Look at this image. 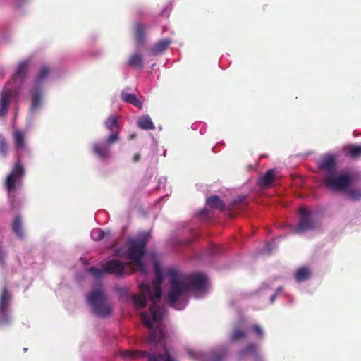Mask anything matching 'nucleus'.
Here are the masks:
<instances>
[{
    "mask_svg": "<svg viewBox=\"0 0 361 361\" xmlns=\"http://www.w3.org/2000/svg\"><path fill=\"white\" fill-rule=\"evenodd\" d=\"M8 154V145L6 138L0 135V155L6 157Z\"/></svg>",
    "mask_w": 361,
    "mask_h": 361,
    "instance_id": "obj_29",
    "label": "nucleus"
},
{
    "mask_svg": "<svg viewBox=\"0 0 361 361\" xmlns=\"http://www.w3.org/2000/svg\"><path fill=\"white\" fill-rule=\"evenodd\" d=\"M118 124V118L116 116H110L104 123L106 128L110 130H112L114 127H117Z\"/></svg>",
    "mask_w": 361,
    "mask_h": 361,
    "instance_id": "obj_31",
    "label": "nucleus"
},
{
    "mask_svg": "<svg viewBox=\"0 0 361 361\" xmlns=\"http://www.w3.org/2000/svg\"><path fill=\"white\" fill-rule=\"evenodd\" d=\"M264 251L267 253H271V245L270 243H267L265 247H264Z\"/></svg>",
    "mask_w": 361,
    "mask_h": 361,
    "instance_id": "obj_39",
    "label": "nucleus"
},
{
    "mask_svg": "<svg viewBox=\"0 0 361 361\" xmlns=\"http://www.w3.org/2000/svg\"><path fill=\"white\" fill-rule=\"evenodd\" d=\"M257 347L253 343L247 345L245 348L240 350L237 354L238 360H243L248 355H256Z\"/></svg>",
    "mask_w": 361,
    "mask_h": 361,
    "instance_id": "obj_19",
    "label": "nucleus"
},
{
    "mask_svg": "<svg viewBox=\"0 0 361 361\" xmlns=\"http://www.w3.org/2000/svg\"><path fill=\"white\" fill-rule=\"evenodd\" d=\"M28 70V61H20L18 65V68L14 74L15 78H23Z\"/></svg>",
    "mask_w": 361,
    "mask_h": 361,
    "instance_id": "obj_25",
    "label": "nucleus"
},
{
    "mask_svg": "<svg viewBox=\"0 0 361 361\" xmlns=\"http://www.w3.org/2000/svg\"><path fill=\"white\" fill-rule=\"evenodd\" d=\"M127 243L129 245L126 252L127 257L132 260L142 272L145 273V266L142 262V258L145 254L147 237L143 235L135 238H129Z\"/></svg>",
    "mask_w": 361,
    "mask_h": 361,
    "instance_id": "obj_3",
    "label": "nucleus"
},
{
    "mask_svg": "<svg viewBox=\"0 0 361 361\" xmlns=\"http://www.w3.org/2000/svg\"><path fill=\"white\" fill-rule=\"evenodd\" d=\"M281 287H279V288L277 289V290H278V291H281Z\"/></svg>",
    "mask_w": 361,
    "mask_h": 361,
    "instance_id": "obj_45",
    "label": "nucleus"
},
{
    "mask_svg": "<svg viewBox=\"0 0 361 361\" xmlns=\"http://www.w3.org/2000/svg\"><path fill=\"white\" fill-rule=\"evenodd\" d=\"M137 126L142 130H154L155 126L149 115H145L139 118Z\"/></svg>",
    "mask_w": 361,
    "mask_h": 361,
    "instance_id": "obj_22",
    "label": "nucleus"
},
{
    "mask_svg": "<svg viewBox=\"0 0 361 361\" xmlns=\"http://www.w3.org/2000/svg\"><path fill=\"white\" fill-rule=\"evenodd\" d=\"M140 159V154L139 153L135 154L133 157V162H137Z\"/></svg>",
    "mask_w": 361,
    "mask_h": 361,
    "instance_id": "obj_40",
    "label": "nucleus"
},
{
    "mask_svg": "<svg viewBox=\"0 0 361 361\" xmlns=\"http://www.w3.org/2000/svg\"><path fill=\"white\" fill-rule=\"evenodd\" d=\"M91 235L94 240H100L104 238L105 233L102 230L97 228L92 231Z\"/></svg>",
    "mask_w": 361,
    "mask_h": 361,
    "instance_id": "obj_35",
    "label": "nucleus"
},
{
    "mask_svg": "<svg viewBox=\"0 0 361 361\" xmlns=\"http://www.w3.org/2000/svg\"><path fill=\"white\" fill-rule=\"evenodd\" d=\"M171 41L169 39H164L158 41L154 46L151 49V52L153 55H157L159 53H162L166 50Z\"/></svg>",
    "mask_w": 361,
    "mask_h": 361,
    "instance_id": "obj_20",
    "label": "nucleus"
},
{
    "mask_svg": "<svg viewBox=\"0 0 361 361\" xmlns=\"http://www.w3.org/2000/svg\"><path fill=\"white\" fill-rule=\"evenodd\" d=\"M94 153L102 160H106L111 155V147L106 143H94L92 145Z\"/></svg>",
    "mask_w": 361,
    "mask_h": 361,
    "instance_id": "obj_16",
    "label": "nucleus"
},
{
    "mask_svg": "<svg viewBox=\"0 0 361 361\" xmlns=\"http://www.w3.org/2000/svg\"><path fill=\"white\" fill-rule=\"evenodd\" d=\"M299 214L300 215V221L295 228L296 233H301L305 231L312 230L316 228L314 221L310 216L309 211L302 207L299 209Z\"/></svg>",
    "mask_w": 361,
    "mask_h": 361,
    "instance_id": "obj_9",
    "label": "nucleus"
},
{
    "mask_svg": "<svg viewBox=\"0 0 361 361\" xmlns=\"http://www.w3.org/2000/svg\"><path fill=\"white\" fill-rule=\"evenodd\" d=\"M51 73V69L48 66H44L39 70L35 81V87H40L44 83L45 80L49 77Z\"/></svg>",
    "mask_w": 361,
    "mask_h": 361,
    "instance_id": "obj_17",
    "label": "nucleus"
},
{
    "mask_svg": "<svg viewBox=\"0 0 361 361\" xmlns=\"http://www.w3.org/2000/svg\"><path fill=\"white\" fill-rule=\"evenodd\" d=\"M324 184L331 190H343L351 183V178L347 174L335 176L334 173H327L323 178Z\"/></svg>",
    "mask_w": 361,
    "mask_h": 361,
    "instance_id": "obj_8",
    "label": "nucleus"
},
{
    "mask_svg": "<svg viewBox=\"0 0 361 361\" xmlns=\"http://www.w3.org/2000/svg\"><path fill=\"white\" fill-rule=\"evenodd\" d=\"M12 230L18 237L23 238L24 236L20 216H17L15 217L12 224Z\"/></svg>",
    "mask_w": 361,
    "mask_h": 361,
    "instance_id": "obj_27",
    "label": "nucleus"
},
{
    "mask_svg": "<svg viewBox=\"0 0 361 361\" xmlns=\"http://www.w3.org/2000/svg\"><path fill=\"white\" fill-rule=\"evenodd\" d=\"M87 300L96 316L106 317L111 314L112 307L106 302V298L102 290H92L88 294Z\"/></svg>",
    "mask_w": 361,
    "mask_h": 361,
    "instance_id": "obj_4",
    "label": "nucleus"
},
{
    "mask_svg": "<svg viewBox=\"0 0 361 361\" xmlns=\"http://www.w3.org/2000/svg\"><path fill=\"white\" fill-rule=\"evenodd\" d=\"M88 271L96 279H100L104 274H106V271H104L103 267L99 269L92 267L89 269Z\"/></svg>",
    "mask_w": 361,
    "mask_h": 361,
    "instance_id": "obj_33",
    "label": "nucleus"
},
{
    "mask_svg": "<svg viewBox=\"0 0 361 361\" xmlns=\"http://www.w3.org/2000/svg\"><path fill=\"white\" fill-rule=\"evenodd\" d=\"M27 349L26 348H24V351L25 352V351H27Z\"/></svg>",
    "mask_w": 361,
    "mask_h": 361,
    "instance_id": "obj_46",
    "label": "nucleus"
},
{
    "mask_svg": "<svg viewBox=\"0 0 361 361\" xmlns=\"http://www.w3.org/2000/svg\"><path fill=\"white\" fill-rule=\"evenodd\" d=\"M319 168L327 172L332 173L336 170V159L334 155L326 154L321 158L319 161Z\"/></svg>",
    "mask_w": 361,
    "mask_h": 361,
    "instance_id": "obj_14",
    "label": "nucleus"
},
{
    "mask_svg": "<svg viewBox=\"0 0 361 361\" xmlns=\"http://www.w3.org/2000/svg\"><path fill=\"white\" fill-rule=\"evenodd\" d=\"M156 277L152 282V286L149 284L141 283L140 285V294L133 296V302L137 307L144 308L147 305V300L152 302L149 308L152 320L147 312L141 313V319L142 323L150 329L148 337L149 344H164V334L160 326L153 328L152 321L155 323L160 322L162 320L165 309L160 305V300L162 295L161 284L163 282V276L161 271L158 265L155 266Z\"/></svg>",
    "mask_w": 361,
    "mask_h": 361,
    "instance_id": "obj_1",
    "label": "nucleus"
},
{
    "mask_svg": "<svg viewBox=\"0 0 361 361\" xmlns=\"http://www.w3.org/2000/svg\"><path fill=\"white\" fill-rule=\"evenodd\" d=\"M121 355L122 357H129L135 359L137 357H147L148 361H176L169 354L166 348L164 349V353L162 355L157 354L154 353H149L146 351L140 350H125L121 352Z\"/></svg>",
    "mask_w": 361,
    "mask_h": 361,
    "instance_id": "obj_7",
    "label": "nucleus"
},
{
    "mask_svg": "<svg viewBox=\"0 0 361 361\" xmlns=\"http://www.w3.org/2000/svg\"><path fill=\"white\" fill-rule=\"evenodd\" d=\"M348 154L353 158H357L361 156V146L352 145L350 147Z\"/></svg>",
    "mask_w": 361,
    "mask_h": 361,
    "instance_id": "obj_32",
    "label": "nucleus"
},
{
    "mask_svg": "<svg viewBox=\"0 0 361 361\" xmlns=\"http://www.w3.org/2000/svg\"><path fill=\"white\" fill-rule=\"evenodd\" d=\"M12 294L8 290L7 283H5L0 293V327L10 324V307Z\"/></svg>",
    "mask_w": 361,
    "mask_h": 361,
    "instance_id": "obj_5",
    "label": "nucleus"
},
{
    "mask_svg": "<svg viewBox=\"0 0 361 361\" xmlns=\"http://www.w3.org/2000/svg\"><path fill=\"white\" fill-rule=\"evenodd\" d=\"M275 298H276V294H275V295H272V296L271 297V302H273L274 301Z\"/></svg>",
    "mask_w": 361,
    "mask_h": 361,
    "instance_id": "obj_42",
    "label": "nucleus"
},
{
    "mask_svg": "<svg viewBox=\"0 0 361 361\" xmlns=\"http://www.w3.org/2000/svg\"><path fill=\"white\" fill-rule=\"evenodd\" d=\"M246 337V333L244 330L240 329H235L231 334L230 339L232 341H235Z\"/></svg>",
    "mask_w": 361,
    "mask_h": 361,
    "instance_id": "obj_30",
    "label": "nucleus"
},
{
    "mask_svg": "<svg viewBox=\"0 0 361 361\" xmlns=\"http://www.w3.org/2000/svg\"><path fill=\"white\" fill-rule=\"evenodd\" d=\"M350 195L353 199L355 200L360 199L361 197V192L354 190L350 192Z\"/></svg>",
    "mask_w": 361,
    "mask_h": 361,
    "instance_id": "obj_38",
    "label": "nucleus"
},
{
    "mask_svg": "<svg viewBox=\"0 0 361 361\" xmlns=\"http://www.w3.org/2000/svg\"><path fill=\"white\" fill-rule=\"evenodd\" d=\"M9 84H7L1 92L0 97V117L7 114L10 102L12 98L16 95V91L10 88Z\"/></svg>",
    "mask_w": 361,
    "mask_h": 361,
    "instance_id": "obj_11",
    "label": "nucleus"
},
{
    "mask_svg": "<svg viewBox=\"0 0 361 361\" xmlns=\"http://www.w3.org/2000/svg\"><path fill=\"white\" fill-rule=\"evenodd\" d=\"M148 28L147 25L142 23H136L134 25L133 32L136 44L138 46L142 45L145 41V32Z\"/></svg>",
    "mask_w": 361,
    "mask_h": 361,
    "instance_id": "obj_15",
    "label": "nucleus"
},
{
    "mask_svg": "<svg viewBox=\"0 0 361 361\" xmlns=\"http://www.w3.org/2000/svg\"><path fill=\"white\" fill-rule=\"evenodd\" d=\"M114 255L115 256H118L119 255L118 250H116Z\"/></svg>",
    "mask_w": 361,
    "mask_h": 361,
    "instance_id": "obj_44",
    "label": "nucleus"
},
{
    "mask_svg": "<svg viewBox=\"0 0 361 361\" xmlns=\"http://www.w3.org/2000/svg\"><path fill=\"white\" fill-rule=\"evenodd\" d=\"M276 172L274 169H269L264 175L259 178L257 180V185L262 189L271 188L276 180Z\"/></svg>",
    "mask_w": 361,
    "mask_h": 361,
    "instance_id": "obj_12",
    "label": "nucleus"
},
{
    "mask_svg": "<svg viewBox=\"0 0 361 361\" xmlns=\"http://www.w3.org/2000/svg\"><path fill=\"white\" fill-rule=\"evenodd\" d=\"M126 264L120 260L114 259L103 264L102 267L106 274L122 277L126 274Z\"/></svg>",
    "mask_w": 361,
    "mask_h": 361,
    "instance_id": "obj_10",
    "label": "nucleus"
},
{
    "mask_svg": "<svg viewBox=\"0 0 361 361\" xmlns=\"http://www.w3.org/2000/svg\"><path fill=\"white\" fill-rule=\"evenodd\" d=\"M189 355L191 356V357H194V353L191 352V351H189Z\"/></svg>",
    "mask_w": 361,
    "mask_h": 361,
    "instance_id": "obj_43",
    "label": "nucleus"
},
{
    "mask_svg": "<svg viewBox=\"0 0 361 361\" xmlns=\"http://www.w3.org/2000/svg\"><path fill=\"white\" fill-rule=\"evenodd\" d=\"M226 356L225 352H211L207 357V361H224Z\"/></svg>",
    "mask_w": 361,
    "mask_h": 361,
    "instance_id": "obj_28",
    "label": "nucleus"
},
{
    "mask_svg": "<svg viewBox=\"0 0 361 361\" xmlns=\"http://www.w3.org/2000/svg\"><path fill=\"white\" fill-rule=\"evenodd\" d=\"M207 204L212 208L223 210L225 204L218 195H212L206 200Z\"/></svg>",
    "mask_w": 361,
    "mask_h": 361,
    "instance_id": "obj_23",
    "label": "nucleus"
},
{
    "mask_svg": "<svg viewBox=\"0 0 361 361\" xmlns=\"http://www.w3.org/2000/svg\"><path fill=\"white\" fill-rule=\"evenodd\" d=\"M252 330L256 333V334L258 336V337H259V338L263 337V331L259 325H254L252 326Z\"/></svg>",
    "mask_w": 361,
    "mask_h": 361,
    "instance_id": "obj_37",
    "label": "nucleus"
},
{
    "mask_svg": "<svg viewBox=\"0 0 361 361\" xmlns=\"http://www.w3.org/2000/svg\"><path fill=\"white\" fill-rule=\"evenodd\" d=\"M128 65L133 68L142 69L143 60L142 55L137 53L133 54L128 59Z\"/></svg>",
    "mask_w": 361,
    "mask_h": 361,
    "instance_id": "obj_24",
    "label": "nucleus"
},
{
    "mask_svg": "<svg viewBox=\"0 0 361 361\" xmlns=\"http://www.w3.org/2000/svg\"><path fill=\"white\" fill-rule=\"evenodd\" d=\"M22 160L23 157L18 154L16 157V163L7 176L5 186L8 192H11L16 189L17 185L21 183V179L25 174V169L21 164Z\"/></svg>",
    "mask_w": 361,
    "mask_h": 361,
    "instance_id": "obj_6",
    "label": "nucleus"
},
{
    "mask_svg": "<svg viewBox=\"0 0 361 361\" xmlns=\"http://www.w3.org/2000/svg\"><path fill=\"white\" fill-rule=\"evenodd\" d=\"M310 275L309 269L307 267H301L297 269L295 277L298 282H301L307 280Z\"/></svg>",
    "mask_w": 361,
    "mask_h": 361,
    "instance_id": "obj_26",
    "label": "nucleus"
},
{
    "mask_svg": "<svg viewBox=\"0 0 361 361\" xmlns=\"http://www.w3.org/2000/svg\"><path fill=\"white\" fill-rule=\"evenodd\" d=\"M121 99L140 109L142 108V102L133 94L123 92L121 94Z\"/></svg>",
    "mask_w": 361,
    "mask_h": 361,
    "instance_id": "obj_21",
    "label": "nucleus"
},
{
    "mask_svg": "<svg viewBox=\"0 0 361 361\" xmlns=\"http://www.w3.org/2000/svg\"><path fill=\"white\" fill-rule=\"evenodd\" d=\"M136 136H137L136 133H131V134L129 135L128 139L129 140H133L135 137H136Z\"/></svg>",
    "mask_w": 361,
    "mask_h": 361,
    "instance_id": "obj_41",
    "label": "nucleus"
},
{
    "mask_svg": "<svg viewBox=\"0 0 361 361\" xmlns=\"http://www.w3.org/2000/svg\"><path fill=\"white\" fill-rule=\"evenodd\" d=\"M30 94L32 95V109L36 110L40 106L41 104V88L34 86L30 90Z\"/></svg>",
    "mask_w": 361,
    "mask_h": 361,
    "instance_id": "obj_18",
    "label": "nucleus"
},
{
    "mask_svg": "<svg viewBox=\"0 0 361 361\" xmlns=\"http://www.w3.org/2000/svg\"><path fill=\"white\" fill-rule=\"evenodd\" d=\"M12 135L13 139L14 147L17 152L16 156L18 154H20L22 157L20 151L26 149L25 135L24 132H23L21 130L16 129L13 132Z\"/></svg>",
    "mask_w": 361,
    "mask_h": 361,
    "instance_id": "obj_13",
    "label": "nucleus"
},
{
    "mask_svg": "<svg viewBox=\"0 0 361 361\" xmlns=\"http://www.w3.org/2000/svg\"><path fill=\"white\" fill-rule=\"evenodd\" d=\"M6 251L3 249L2 242L0 241V265L4 266L5 264Z\"/></svg>",
    "mask_w": 361,
    "mask_h": 361,
    "instance_id": "obj_36",
    "label": "nucleus"
},
{
    "mask_svg": "<svg viewBox=\"0 0 361 361\" xmlns=\"http://www.w3.org/2000/svg\"><path fill=\"white\" fill-rule=\"evenodd\" d=\"M168 276L170 288L167 294V301L171 307L177 310L185 307V304H181L185 293L191 290H202L207 283V277L199 273L185 275L175 269H170L168 271Z\"/></svg>",
    "mask_w": 361,
    "mask_h": 361,
    "instance_id": "obj_2",
    "label": "nucleus"
},
{
    "mask_svg": "<svg viewBox=\"0 0 361 361\" xmlns=\"http://www.w3.org/2000/svg\"><path fill=\"white\" fill-rule=\"evenodd\" d=\"M118 133L114 132L106 138L104 143H106L111 147V145L118 142Z\"/></svg>",
    "mask_w": 361,
    "mask_h": 361,
    "instance_id": "obj_34",
    "label": "nucleus"
}]
</instances>
